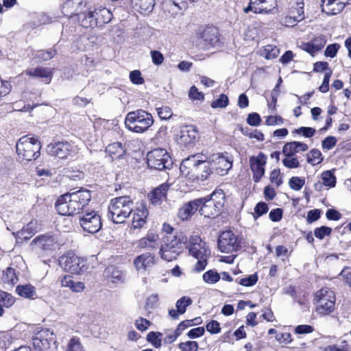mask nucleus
Wrapping results in <instances>:
<instances>
[{
	"label": "nucleus",
	"instance_id": "obj_1",
	"mask_svg": "<svg viewBox=\"0 0 351 351\" xmlns=\"http://www.w3.org/2000/svg\"><path fill=\"white\" fill-rule=\"evenodd\" d=\"M180 170L183 176L193 181L205 180L211 172L208 162L199 154L184 159L180 165Z\"/></svg>",
	"mask_w": 351,
	"mask_h": 351
},
{
	"label": "nucleus",
	"instance_id": "obj_2",
	"mask_svg": "<svg viewBox=\"0 0 351 351\" xmlns=\"http://www.w3.org/2000/svg\"><path fill=\"white\" fill-rule=\"evenodd\" d=\"M41 145L37 137L25 135L16 143L17 158L21 162H30L40 156Z\"/></svg>",
	"mask_w": 351,
	"mask_h": 351
},
{
	"label": "nucleus",
	"instance_id": "obj_3",
	"mask_svg": "<svg viewBox=\"0 0 351 351\" xmlns=\"http://www.w3.org/2000/svg\"><path fill=\"white\" fill-rule=\"evenodd\" d=\"M112 18L111 11L101 5L95 8H89L87 12L79 14L81 25L86 28L102 27L108 23Z\"/></svg>",
	"mask_w": 351,
	"mask_h": 351
},
{
	"label": "nucleus",
	"instance_id": "obj_4",
	"mask_svg": "<svg viewBox=\"0 0 351 351\" xmlns=\"http://www.w3.org/2000/svg\"><path fill=\"white\" fill-rule=\"evenodd\" d=\"M133 202L129 196H120L110 200L108 218L114 223H122L132 212Z\"/></svg>",
	"mask_w": 351,
	"mask_h": 351
},
{
	"label": "nucleus",
	"instance_id": "obj_5",
	"mask_svg": "<svg viewBox=\"0 0 351 351\" xmlns=\"http://www.w3.org/2000/svg\"><path fill=\"white\" fill-rule=\"evenodd\" d=\"M154 123L152 114L143 110L130 112L125 119V127L131 132L143 133Z\"/></svg>",
	"mask_w": 351,
	"mask_h": 351
},
{
	"label": "nucleus",
	"instance_id": "obj_6",
	"mask_svg": "<svg viewBox=\"0 0 351 351\" xmlns=\"http://www.w3.org/2000/svg\"><path fill=\"white\" fill-rule=\"evenodd\" d=\"M203 200L200 206L199 213L205 217L217 216L225 202V195L222 191H215L209 197L201 198Z\"/></svg>",
	"mask_w": 351,
	"mask_h": 351
},
{
	"label": "nucleus",
	"instance_id": "obj_7",
	"mask_svg": "<svg viewBox=\"0 0 351 351\" xmlns=\"http://www.w3.org/2000/svg\"><path fill=\"white\" fill-rule=\"evenodd\" d=\"M189 252L197 259L195 269L199 271L204 270L207 265V259L210 255L206 243L198 236L192 237L189 241Z\"/></svg>",
	"mask_w": 351,
	"mask_h": 351
},
{
	"label": "nucleus",
	"instance_id": "obj_8",
	"mask_svg": "<svg viewBox=\"0 0 351 351\" xmlns=\"http://www.w3.org/2000/svg\"><path fill=\"white\" fill-rule=\"evenodd\" d=\"M59 263L66 272L80 275L84 273L88 265L86 261L72 252H69L60 258Z\"/></svg>",
	"mask_w": 351,
	"mask_h": 351
},
{
	"label": "nucleus",
	"instance_id": "obj_9",
	"mask_svg": "<svg viewBox=\"0 0 351 351\" xmlns=\"http://www.w3.org/2000/svg\"><path fill=\"white\" fill-rule=\"evenodd\" d=\"M304 0H291L285 16L282 18L281 23L286 27H294L305 18Z\"/></svg>",
	"mask_w": 351,
	"mask_h": 351
},
{
	"label": "nucleus",
	"instance_id": "obj_10",
	"mask_svg": "<svg viewBox=\"0 0 351 351\" xmlns=\"http://www.w3.org/2000/svg\"><path fill=\"white\" fill-rule=\"evenodd\" d=\"M316 301V311L321 315H328L335 309V295L328 288L318 291L315 296Z\"/></svg>",
	"mask_w": 351,
	"mask_h": 351
},
{
	"label": "nucleus",
	"instance_id": "obj_11",
	"mask_svg": "<svg viewBox=\"0 0 351 351\" xmlns=\"http://www.w3.org/2000/svg\"><path fill=\"white\" fill-rule=\"evenodd\" d=\"M148 166L154 169L162 170L172 165L171 157L165 149H154L147 156Z\"/></svg>",
	"mask_w": 351,
	"mask_h": 351
},
{
	"label": "nucleus",
	"instance_id": "obj_12",
	"mask_svg": "<svg viewBox=\"0 0 351 351\" xmlns=\"http://www.w3.org/2000/svg\"><path fill=\"white\" fill-rule=\"evenodd\" d=\"M80 225L88 233L97 232L101 228V216L95 211H84L80 216Z\"/></svg>",
	"mask_w": 351,
	"mask_h": 351
},
{
	"label": "nucleus",
	"instance_id": "obj_13",
	"mask_svg": "<svg viewBox=\"0 0 351 351\" xmlns=\"http://www.w3.org/2000/svg\"><path fill=\"white\" fill-rule=\"evenodd\" d=\"M31 245L36 251L47 253L58 248V239L56 234L47 233L36 237L32 241Z\"/></svg>",
	"mask_w": 351,
	"mask_h": 351
},
{
	"label": "nucleus",
	"instance_id": "obj_14",
	"mask_svg": "<svg viewBox=\"0 0 351 351\" xmlns=\"http://www.w3.org/2000/svg\"><path fill=\"white\" fill-rule=\"evenodd\" d=\"M48 153L60 159L73 157L78 152L77 145L69 142H58L47 146Z\"/></svg>",
	"mask_w": 351,
	"mask_h": 351
},
{
	"label": "nucleus",
	"instance_id": "obj_15",
	"mask_svg": "<svg viewBox=\"0 0 351 351\" xmlns=\"http://www.w3.org/2000/svg\"><path fill=\"white\" fill-rule=\"evenodd\" d=\"M71 193L60 196L56 202V208L61 215H73L80 210Z\"/></svg>",
	"mask_w": 351,
	"mask_h": 351
},
{
	"label": "nucleus",
	"instance_id": "obj_16",
	"mask_svg": "<svg viewBox=\"0 0 351 351\" xmlns=\"http://www.w3.org/2000/svg\"><path fill=\"white\" fill-rule=\"evenodd\" d=\"M208 162L219 176L226 175L232 167V159L228 153L213 154Z\"/></svg>",
	"mask_w": 351,
	"mask_h": 351
},
{
	"label": "nucleus",
	"instance_id": "obj_17",
	"mask_svg": "<svg viewBox=\"0 0 351 351\" xmlns=\"http://www.w3.org/2000/svg\"><path fill=\"white\" fill-rule=\"evenodd\" d=\"M267 160V157L263 152L249 158V165L255 182H258L265 175Z\"/></svg>",
	"mask_w": 351,
	"mask_h": 351
},
{
	"label": "nucleus",
	"instance_id": "obj_18",
	"mask_svg": "<svg viewBox=\"0 0 351 351\" xmlns=\"http://www.w3.org/2000/svg\"><path fill=\"white\" fill-rule=\"evenodd\" d=\"M167 243L162 245L160 250L161 258L167 261H171L177 258L182 250V243L175 237H167Z\"/></svg>",
	"mask_w": 351,
	"mask_h": 351
},
{
	"label": "nucleus",
	"instance_id": "obj_19",
	"mask_svg": "<svg viewBox=\"0 0 351 351\" xmlns=\"http://www.w3.org/2000/svg\"><path fill=\"white\" fill-rule=\"evenodd\" d=\"M239 247L237 237L232 231L221 233L218 239V248L221 252L232 253L237 252Z\"/></svg>",
	"mask_w": 351,
	"mask_h": 351
},
{
	"label": "nucleus",
	"instance_id": "obj_20",
	"mask_svg": "<svg viewBox=\"0 0 351 351\" xmlns=\"http://www.w3.org/2000/svg\"><path fill=\"white\" fill-rule=\"evenodd\" d=\"M197 132L192 125L181 126L176 141L181 147L189 148L195 145Z\"/></svg>",
	"mask_w": 351,
	"mask_h": 351
},
{
	"label": "nucleus",
	"instance_id": "obj_21",
	"mask_svg": "<svg viewBox=\"0 0 351 351\" xmlns=\"http://www.w3.org/2000/svg\"><path fill=\"white\" fill-rule=\"evenodd\" d=\"M131 226L134 229H141L144 227L147 223V219L149 215L145 202H141L137 204L136 206L132 212Z\"/></svg>",
	"mask_w": 351,
	"mask_h": 351
},
{
	"label": "nucleus",
	"instance_id": "obj_22",
	"mask_svg": "<svg viewBox=\"0 0 351 351\" xmlns=\"http://www.w3.org/2000/svg\"><path fill=\"white\" fill-rule=\"evenodd\" d=\"M88 0H66L62 5V12L66 16L78 14L86 5Z\"/></svg>",
	"mask_w": 351,
	"mask_h": 351
},
{
	"label": "nucleus",
	"instance_id": "obj_23",
	"mask_svg": "<svg viewBox=\"0 0 351 351\" xmlns=\"http://www.w3.org/2000/svg\"><path fill=\"white\" fill-rule=\"evenodd\" d=\"M199 45L206 49L210 47H215L219 45L217 30L214 28L205 29L200 38Z\"/></svg>",
	"mask_w": 351,
	"mask_h": 351
},
{
	"label": "nucleus",
	"instance_id": "obj_24",
	"mask_svg": "<svg viewBox=\"0 0 351 351\" xmlns=\"http://www.w3.org/2000/svg\"><path fill=\"white\" fill-rule=\"evenodd\" d=\"M133 263L137 271H145L156 264V256L149 252H145L136 257Z\"/></svg>",
	"mask_w": 351,
	"mask_h": 351
},
{
	"label": "nucleus",
	"instance_id": "obj_25",
	"mask_svg": "<svg viewBox=\"0 0 351 351\" xmlns=\"http://www.w3.org/2000/svg\"><path fill=\"white\" fill-rule=\"evenodd\" d=\"M169 189V185L162 184L158 187L154 189L148 194V198L152 204L158 206L160 205L167 199V193Z\"/></svg>",
	"mask_w": 351,
	"mask_h": 351
},
{
	"label": "nucleus",
	"instance_id": "obj_26",
	"mask_svg": "<svg viewBox=\"0 0 351 351\" xmlns=\"http://www.w3.org/2000/svg\"><path fill=\"white\" fill-rule=\"evenodd\" d=\"M256 14H272L278 9L277 0H254Z\"/></svg>",
	"mask_w": 351,
	"mask_h": 351
},
{
	"label": "nucleus",
	"instance_id": "obj_27",
	"mask_svg": "<svg viewBox=\"0 0 351 351\" xmlns=\"http://www.w3.org/2000/svg\"><path fill=\"white\" fill-rule=\"evenodd\" d=\"M203 200L194 199L183 205L178 211V217L182 220H187L199 209Z\"/></svg>",
	"mask_w": 351,
	"mask_h": 351
},
{
	"label": "nucleus",
	"instance_id": "obj_28",
	"mask_svg": "<svg viewBox=\"0 0 351 351\" xmlns=\"http://www.w3.org/2000/svg\"><path fill=\"white\" fill-rule=\"evenodd\" d=\"M308 146L300 141H291L286 143L282 147V154L285 156H295L298 153L307 151Z\"/></svg>",
	"mask_w": 351,
	"mask_h": 351
},
{
	"label": "nucleus",
	"instance_id": "obj_29",
	"mask_svg": "<svg viewBox=\"0 0 351 351\" xmlns=\"http://www.w3.org/2000/svg\"><path fill=\"white\" fill-rule=\"evenodd\" d=\"M326 43V38L324 36H319L315 38L311 42L302 43L301 49L313 56L318 51L321 50Z\"/></svg>",
	"mask_w": 351,
	"mask_h": 351
},
{
	"label": "nucleus",
	"instance_id": "obj_30",
	"mask_svg": "<svg viewBox=\"0 0 351 351\" xmlns=\"http://www.w3.org/2000/svg\"><path fill=\"white\" fill-rule=\"evenodd\" d=\"M191 304L192 300L189 297H182L176 302V309H171L169 311V316L173 319H178L179 315L184 314L186 311L187 306H190Z\"/></svg>",
	"mask_w": 351,
	"mask_h": 351
},
{
	"label": "nucleus",
	"instance_id": "obj_31",
	"mask_svg": "<svg viewBox=\"0 0 351 351\" xmlns=\"http://www.w3.org/2000/svg\"><path fill=\"white\" fill-rule=\"evenodd\" d=\"M159 237L152 231L141 239L138 242V246L142 249H156L158 246Z\"/></svg>",
	"mask_w": 351,
	"mask_h": 351
},
{
	"label": "nucleus",
	"instance_id": "obj_32",
	"mask_svg": "<svg viewBox=\"0 0 351 351\" xmlns=\"http://www.w3.org/2000/svg\"><path fill=\"white\" fill-rule=\"evenodd\" d=\"M27 75L44 79L46 84L51 82L52 77V70L47 67L29 68L25 71Z\"/></svg>",
	"mask_w": 351,
	"mask_h": 351
},
{
	"label": "nucleus",
	"instance_id": "obj_33",
	"mask_svg": "<svg viewBox=\"0 0 351 351\" xmlns=\"http://www.w3.org/2000/svg\"><path fill=\"white\" fill-rule=\"evenodd\" d=\"M74 199L77 204L80 210L84 208L89 204L91 199V194L90 191L86 189H80L79 191L71 193Z\"/></svg>",
	"mask_w": 351,
	"mask_h": 351
},
{
	"label": "nucleus",
	"instance_id": "obj_34",
	"mask_svg": "<svg viewBox=\"0 0 351 351\" xmlns=\"http://www.w3.org/2000/svg\"><path fill=\"white\" fill-rule=\"evenodd\" d=\"M61 285L63 287L69 288L72 291L80 293L84 290V283L80 281H74L72 276L65 275L61 279Z\"/></svg>",
	"mask_w": 351,
	"mask_h": 351
},
{
	"label": "nucleus",
	"instance_id": "obj_35",
	"mask_svg": "<svg viewBox=\"0 0 351 351\" xmlns=\"http://www.w3.org/2000/svg\"><path fill=\"white\" fill-rule=\"evenodd\" d=\"M106 152L114 160L121 158L125 154V150L121 143L114 142L106 147Z\"/></svg>",
	"mask_w": 351,
	"mask_h": 351
},
{
	"label": "nucleus",
	"instance_id": "obj_36",
	"mask_svg": "<svg viewBox=\"0 0 351 351\" xmlns=\"http://www.w3.org/2000/svg\"><path fill=\"white\" fill-rule=\"evenodd\" d=\"M16 291L20 296L25 298L34 300L37 298L36 288L30 284L18 285Z\"/></svg>",
	"mask_w": 351,
	"mask_h": 351
},
{
	"label": "nucleus",
	"instance_id": "obj_37",
	"mask_svg": "<svg viewBox=\"0 0 351 351\" xmlns=\"http://www.w3.org/2000/svg\"><path fill=\"white\" fill-rule=\"evenodd\" d=\"M105 278L113 282L117 283L123 281V273L114 266L108 267L104 274Z\"/></svg>",
	"mask_w": 351,
	"mask_h": 351
},
{
	"label": "nucleus",
	"instance_id": "obj_38",
	"mask_svg": "<svg viewBox=\"0 0 351 351\" xmlns=\"http://www.w3.org/2000/svg\"><path fill=\"white\" fill-rule=\"evenodd\" d=\"M1 280L4 284L13 287L19 280L15 269L8 267L2 271Z\"/></svg>",
	"mask_w": 351,
	"mask_h": 351
},
{
	"label": "nucleus",
	"instance_id": "obj_39",
	"mask_svg": "<svg viewBox=\"0 0 351 351\" xmlns=\"http://www.w3.org/2000/svg\"><path fill=\"white\" fill-rule=\"evenodd\" d=\"M132 2L143 14L152 12L155 5V0H132Z\"/></svg>",
	"mask_w": 351,
	"mask_h": 351
},
{
	"label": "nucleus",
	"instance_id": "obj_40",
	"mask_svg": "<svg viewBox=\"0 0 351 351\" xmlns=\"http://www.w3.org/2000/svg\"><path fill=\"white\" fill-rule=\"evenodd\" d=\"M38 230L39 224L38 221L32 220L24 226L19 234H20L25 239H28Z\"/></svg>",
	"mask_w": 351,
	"mask_h": 351
},
{
	"label": "nucleus",
	"instance_id": "obj_41",
	"mask_svg": "<svg viewBox=\"0 0 351 351\" xmlns=\"http://www.w3.org/2000/svg\"><path fill=\"white\" fill-rule=\"evenodd\" d=\"M337 6H339V3L336 0H322V10L328 15H335L342 10H337Z\"/></svg>",
	"mask_w": 351,
	"mask_h": 351
},
{
	"label": "nucleus",
	"instance_id": "obj_42",
	"mask_svg": "<svg viewBox=\"0 0 351 351\" xmlns=\"http://www.w3.org/2000/svg\"><path fill=\"white\" fill-rule=\"evenodd\" d=\"M306 160L309 164L313 166L318 165L323 160L322 154L319 149H313L307 154Z\"/></svg>",
	"mask_w": 351,
	"mask_h": 351
},
{
	"label": "nucleus",
	"instance_id": "obj_43",
	"mask_svg": "<svg viewBox=\"0 0 351 351\" xmlns=\"http://www.w3.org/2000/svg\"><path fill=\"white\" fill-rule=\"evenodd\" d=\"M279 53V49L273 45H268L265 46L263 51H261V55L267 60L277 58Z\"/></svg>",
	"mask_w": 351,
	"mask_h": 351
},
{
	"label": "nucleus",
	"instance_id": "obj_44",
	"mask_svg": "<svg viewBox=\"0 0 351 351\" xmlns=\"http://www.w3.org/2000/svg\"><path fill=\"white\" fill-rule=\"evenodd\" d=\"M322 184L329 188L335 186L336 177L331 171H326L321 176Z\"/></svg>",
	"mask_w": 351,
	"mask_h": 351
},
{
	"label": "nucleus",
	"instance_id": "obj_45",
	"mask_svg": "<svg viewBox=\"0 0 351 351\" xmlns=\"http://www.w3.org/2000/svg\"><path fill=\"white\" fill-rule=\"evenodd\" d=\"M204 281L207 284L213 285L220 279L219 274L215 270H208L202 276Z\"/></svg>",
	"mask_w": 351,
	"mask_h": 351
},
{
	"label": "nucleus",
	"instance_id": "obj_46",
	"mask_svg": "<svg viewBox=\"0 0 351 351\" xmlns=\"http://www.w3.org/2000/svg\"><path fill=\"white\" fill-rule=\"evenodd\" d=\"M147 340L155 348H160L162 345V334L160 332H150L147 335Z\"/></svg>",
	"mask_w": 351,
	"mask_h": 351
},
{
	"label": "nucleus",
	"instance_id": "obj_47",
	"mask_svg": "<svg viewBox=\"0 0 351 351\" xmlns=\"http://www.w3.org/2000/svg\"><path fill=\"white\" fill-rule=\"evenodd\" d=\"M66 351H85L78 337L71 338L67 345Z\"/></svg>",
	"mask_w": 351,
	"mask_h": 351
},
{
	"label": "nucleus",
	"instance_id": "obj_48",
	"mask_svg": "<svg viewBox=\"0 0 351 351\" xmlns=\"http://www.w3.org/2000/svg\"><path fill=\"white\" fill-rule=\"evenodd\" d=\"M178 348L181 351H197L199 344L195 341H186L180 343Z\"/></svg>",
	"mask_w": 351,
	"mask_h": 351
},
{
	"label": "nucleus",
	"instance_id": "obj_49",
	"mask_svg": "<svg viewBox=\"0 0 351 351\" xmlns=\"http://www.w3.org/2000/svg\"><path fill=\"white\" fill-rule=\"evenodd\" d=\"M305 184V180L303 178L294 176L289 182V186L294 191H300Z\"/></svg>",
	"mask_w": 351,
	"mask_h": 351
},
{
	"label": "nucleus",
	"instance_id": "obj_50",
	"mask_svg": "<svg viewBox=\"0 0 351 351\" xmlns=\"http://www.w3.org/2000/svg\"><path fill=\"white\" fill-rule=\"evenodd\" d=\"M189 97L193 101H203L204 94L199 91L195 86H192L189 91Z\"/></svg>",
	"mask_w": 351,
	"mask_h": 351
},
{
	"label": "nucleus",
	"instance_id": "obj_51",
	"mask_svg": "<svg viewBox=\"0 0 351 351\" xmlns=\"http://www.w3.org/2000/svg\"><path fill=\"white\" fill-rule=\"evenodd\" d=\"M53 334L49 329L43 328L38 331L33 338H38L40 340L47 339V341L50 343L53 339Z\"/></svg>",
	"mask_w": 351,
	"mask_h": 351
},
{
	"label": "nucleus",
	"instance_id": "obj_52",
	"mask_svg": "<svg viewBox=\"0 0 351 351\" xmlns=\"http://www.w3.org/2000/svg\"><path fill=\"white\" fill-rule=\"evenodd\" d=\"M197 318H195L194 319H186L184 321H182L180 322L176 329L175 330V332L177 333V335L180 336L184 330H185L186 328L195 325L196 324L194 322L196 321Z\"/></svg>",
	"mask_w": 351,
	"mask_h": 351
},
{
	"label": "nucleus",
	"instance_id": "obj_53",
	"mask_svg": "<svg viewBox=\"0 0 351 351\" xmlns=\"http://www.w3.org/2000/svg\"><path fill=\"white\" fill-rule=\"evenodd\" d=\"M258 281V276L256 274L250 275L247 277L239 279L238 283L244 287H252Z\"/></svg>",
	"mask_w": 351,
	"mask_h": 351
},
{
	"label": "nucleus",
	"instance_id": "obj_54",
	"mask_svg": "<svg viewBox=\"0 0 351 351\" xmlns=\"http://www.w3.org/2000/svg\"><path fill=\"white\" fill-rule=\"evenodd\" d=\"M282 162L283 165L289 169H295L300 167V162L295 156H285Z\"/></svg>",
	"mask_w": 351,
	"mask_h": 351
},
{
	"label": "nucleus",
	"instance_id": "obj_55",
	"mask_svg": "<svg viewBox=\"0 0 351 351\" xmlns=\"http://www.w3.org/2000/svg\"><path fill=\"white\" fill-rule=\"evenodd\" d=\"M315 132V129L311 127H300L293 131V133L302 135L306 138H311L313 136Z\"/></svg>",
	"mask_w": 351,
	"mask_h": 351
},
{
	"label": "nucleus",
	"instance_id": "obj_56",
	"mask_svg": "<svg viewBox=\"0 0 351 351\" xmlns=\"http://www.w3.org/2000/svg\"><path fill=\"white\" fill-rule=\"evenodd\" d=\"M228 97L224 94H221L219 98L212 102L211 107L213 108H225L228 105Z\"/></svg>",
	"mask_w": 351,
	"mask_h": 351
},
{
	"label": "nucleus",
	"instance_id": "obj_57",
	"mask_svg": "<svg viewBox=\"0 0 351 351\" xmlns=\"http://www.w3.org/2000/svg\"><path fill=\"white\" fill-rule=\"evenodd\" d=\"M265 124L269 126H274L278 125H282L284 123V119L278 115H269L265 117Z\"/></svg>",
	"mask_w": 351,
	"mask_h": 351
},
{
	"label": "nucleus",
	"instance_id": "obj_58",
	"mask_svg": "<svg viewBox=\"0 0 351 351\" xmlns=\"http://www.w3.org/2000/svg\"><path fill=\"white\" fill-rule=\"evenodd\" d=\"M332 232V229L327 226H321L314 230V235L319 239H323L326 236H329Z\"/></svg>",
	"mask_w": 351,
	"mask_h": 351
},
{
	"label": "nucleus",
	"instance_id": "obj_59",
	"mask_svg": "<svg viewBox=\"0 0 351 351\" xmlns=\"http://www.w3.org/2000/svg\"><path fill=\"white\" fill-rule=\"evenodd\" d=\"M268 210H269V208L266 203L263 202H258L254 208V213H255V215L254 216V219H257L258 217L267 213Z\"/></svg>",
	"mask_w": 351,
	"mask_h": 351
},
{
	"label": "nucleus",
	"instance_id": "obj_60",
	"mask_svg": "<svg viewBox=\"0 0 351 351\" xmlns=\"http://www.w3.org/2000/svg\"><path fill=\"white\" fill-rule=\"evenodd\" d=\"M56 55V50L50 49L47 51H40L38 52L36 56L38 59L47 61L51 59Z\"/></svg>",
	"mask_w": 351,
	"mask_h": 351
},
{
	"label": "nucleus",
	"instance_id": "obj_61",
	"mask_svg": "<svg viewBox=\"0 0 351 351\" xmlns=\"http://www.w3.org/2000/svg\"><path fill=\"white\" fill-rule=\"evenodd\" d=\"M158 117L161 119L167 120L173 115L171 109L168 106H162L156 108Z\"/></svg>",
	"mask_w": 351,
	"mask_h": 351
},
{
	"label": "nucleus",
	"instance_id": "obj_62",
	"mask_svg": "<svg viewBox=\"0 0 351 351\" xmlns=\"http://www.w3.org/2000/svg\"><path fill=\"white\" fill-rule=\"evenodd\" d=\"M32 343L34 348L40 351L48 349L50 346V343L47 341V339L40 340L38 338H32Z\"/></svg>",
	"mask_w": 351,
	"mask_h": 351
},
{
	"label": "nucleus",
	"instance_id": "obj_63",
	"mask_svg": "<svg viewBox=\"0 0 351 351\" xmlns=\"http://www.w3.org/2000/svg\"><path fill=\"white\" fill-rule=\"evenodd\" d=\"M130 81L137 85L143 84L144 83V79L141 76V73L138 70H134L130 73Z\"/></svg>",
	"mask_w": 351,
	"mask_h": 351
},
{
	"label": "nucleus",
	"instance_id": "obj_64",
	"mask_svg": "<svg viewBox=\"0 0 351 351\" xmlns=\"http://www.w3.org/2000/svg\"><path fill=\"white\" fill-rule=\"evenodd\" d=\"M341 278L351 287V268L344 267L340 273Z\"/></svg>",
	"mask_w": 351,
	"mask_h": 351
}]
</instances>
